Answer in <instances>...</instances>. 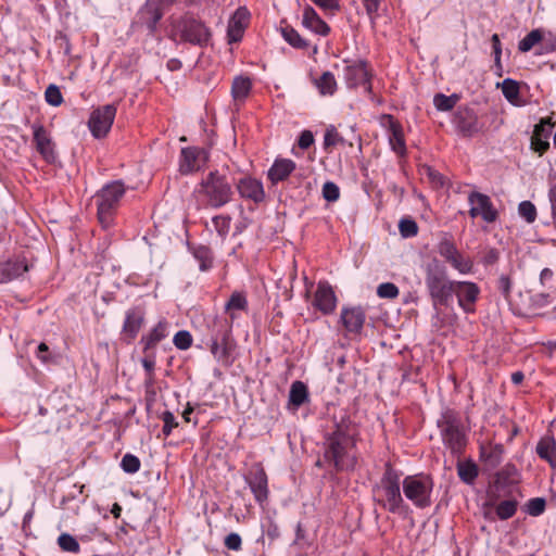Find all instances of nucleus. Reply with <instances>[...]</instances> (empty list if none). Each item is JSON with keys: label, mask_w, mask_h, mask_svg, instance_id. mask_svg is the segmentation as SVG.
<instances>
[{"label": "nucleus", "mask_w": 556, "mask_h": 556, "mask_svg": "<svg viewBox=\"0 0 556 556\" xmlns=\"http://www.w3.org/2000/svg\"><path fill=\"white\" fill-rule=\"evenodd\" d=\"M332 424L325 434L323 459L334 472L352 471L357 464L355 426L343 410Z\"/></svg>", "instance_id": "obj_1"}, {"label": "nucleus", "mask_w": 556, "mask_h": 556, "mask_svg": "<svg viewBox=\"0 0 556 556\" xmlns=\"http://www.w3.org/2000/svg\"><path fill=\"white\" fill-rule=\"evenodd\" d=\"M168 23L167 37L177 45L188 43L203 49L212 43L211 27L193 12L187 11L178 16H170Z\"/></svg>", "instance_id": "obj_2"}, {"label": "nucleus", "mask_w": 556, "mask_h": 556, "mask_svg": "<svg viewBox=\"0 0 556 556\" xmlns=\"http://www.w3.org/2000/svg\"><path fill=\"white\" fill-rule=\"evenodd\" d=\"M235 177L228 167L210 170L199 182L197 191L207 207L219 208L228 204L233 195Z\"/></svg>", "instance_id": "obj_3"}, {"label": "nucleus", "mask_w": 556, "mask_h": 556, "mask_svg": "<svg viewBox=\"0 0 556 556\" xmlns=\"http://www.w3.org/2000/svg\"><path fill=\"white\" fill-rule=\"evenodd\" d=\"M425 283L433 306H447L453 298L456 280L447 278L446 268L438 260L428 263L425 269Z\"/></svg>", "instance_id": "obj_4"}, {"label": "nucleus", "mask_w": 556, "mask_h": 556, "mask_svg": "<svg viewBox=\"0 0 556 556\" xmlns=\"http://www.w3.org/2000/svg\"><path fill=\"white\" fill-rule=\"evenodd\" d=\"M441 440L453 455L460 456L466 448L468 439L458 412L446 408L437 421Z\"/></svg>", "instance_id": "obj_5"}, {"label": "nucleus", "mask_w": 556, "mask_h": 556, "mask_svg": "<svg viewBox=\"0 0 556 556\" xmlns=\"http://www.w3.org/2000/svg\"><path fill=\"white\" fill-rule=\"evenodd\" d=\"M126 187L123 180H113L105 184L97 191L93 199L97 204L98 220L103 228H110L113 223L121 201L125 195Z\"/></svg>", "instance_id": "obj_6"}, {"label": "nucleus", "mask_w": 556, "mask_h": 556, "mask_svg": "<svg viewBox=\"0 0 556 556\" xmlns=\"http://www.w3.org/2000/svg\"><path fill=\"white\" fill-rule=\"evenodd\" d=\"M401 476L402 473L388 463L375 489L377 503L393 514L399 513L404 504L401 495Z\"/></svg>", "instance_id": "obj_7"}, {"label": "nucleus", "mask_w": 556, "mask_h": 556, "mask_svg": "<svg viewBox=\"0 0 556 556\" xmlns=\"http://www.w3.org/2000/svg\"><path fill=\"white\" fill-rule=\"evenodd\" d=\"M232 325L227 318H215L210 326V351L219 363L230 365L235 341L231 337Z\"/></svg>", "instance_id": "obj_8"}, {"label": "nucleus", "mask_w": 556, "mask_h": 556, "mask_svg": "<svg viewBox=\"0 0 556 556\" xmlns=\"http://www.w3.org/2000/svg\"><path fill=\"white\" fill-rule=\"evenodd\" d=\"M402 486L404 495L415 507L425 509L432 504L434 482L430 475L420 472L407 476L403 479Z\"/></svg>", "instance_id": "obj_9"}, {"label": "nucleus", "mask_w": 556, "mask_h": 556, "mask_svg": "<svg viewBox=\"0 0 556 556\" xmlns=\"http://www.w3.org/2000/svg\"><path fill=\"white\" fill-rule=\"evenodd\" d=\"M165 15V9L157 0H146L136 14L135 25L144 28L150 37L156 38L159 24Z\"/></svg>", "instance_id": "obj_10"}, {"label": "nucleus", "mask_w": 556, "mask_h": 556, "mask_svg": "<svg viewBox=\"0 0 556 556\" xmlns=\"http://www.w3.org/2000/svg\"><path fill=\"white\" fill-rule=\"evenodd\" d=\"M147 308L144 304L129 307L125 312V318L121 331V340L126 344L132 343L146 324Z\"/></svg>", "instance_id": "obj_11"}, {"label": "nucleus", "mask_w": 556, "mask_h": 556, "mask_svg": "<svg viewBox=\"0 0 556 556\" xmlns=\"http://www.w3.org/2000/svg\"><path fill=\"white\" fill-rule=\"evenodd\" d=\"M117 108L115 104H106L94 109L89 117L88 127L94 138H103L110 131Z\"/></svg>", "instance_id": "obj_12"}, {"label": "nucleus", "mask_w": 556, "mask_h": 556, "mask_svg": "<svg viewBox=\"0 0 556 556\" xmlns=\"http://www.w3.org/2000/svg\"><path fill=\"white\" fill-rule=\"evenodd\" d=\"M343 75L348 88L353 89L358 86H364L366 91L371 92V73L366 61L358 60L346 65L343 71Z\"/></svg>", "instance_id": "obj_13"}, {"label": "nucleus", "mask_w": 556, "mask_h": 556, "mask_svg": "<svg viewBox=\"0 0 556 556\" xmlns=\"http://www.w3.org/2000/svg\"><path fill=\"white\" fill-rule=\"evenodd\" d=\"M235 186L242 199L253 202L255 205H261L266 202L267 197L261 180L244 175L239 179L235 178Z\"/></svg>", "instance_id": "obj_14"}, {"label": "nucleus", "mask_w": 556, "mask_h": 556, "mask_svg": "<svg viewBox=\"0 0 556 556\" xmlns=\"http://www.w3.org/2000/svg\"><path fill=\"white\" fill-rule=\"evenodd\" d=\"M381 125L388 130L389 144L393 152L400 157L407 154L403 127L393 115L384 114L381 117Z\"/></svg>", "instance_id": "obj_15"}, {"label": "nucleus", "mask_w": 556, "mask_h": 556, "mask_svg": "<svg viewBox=\"0 0 556 556\" xmlns=\"http://www.w3.org/2000/svg\"><path fill=\"white\" fill-rule=\"evenodd\" d=\"M469 215L472 218L481 216L486 223H494L498 216L493 203L486 194L473 191L468 195Z\"/></svg>", "instance_id": "obj_16"}, {"label": "nucleus", "mask_w": 556, "mask_h": 556, "mask_svg": "<svg viewBox=\"0 0 556 556\" xmlns=\"http://www.w3.org/2000/svg\"><path fill=\"white\" fill-rule=\"evenodd\" d=\"M454 124L456 129L464 137H472L482 129V124L479 122L478 115L472 109L467 106L458 108L454 115Z\"/></svg>", "instance_id": "obj_17"}, {"label": "nucleus", "mask_w": 556, "mask_h": 556, "mask_svg": "<svg viewBox=\"0 0 556 556\" xmlns=\"http://www.w3.org/2000/svg\"><path fill=\"white\" fill-rule=\"evenodd\" d=\"M456 295L459 307L466 313H473L475 305L480 294V288L471 281H457L453 289V295Z\"/></svg>", "instance_id": "obj_18"}, {"label": "nucleus", "mask_w": 556, "mask_h": 556, "mask_svg": "<svg viewBox=\"0 0 556 556\" xmlns=\"http://www.w3.org/2000/svg\"><path fill=\"white\" fill-rule=\"evenodd\" d=\"M245 481L249 484L255 500L263 504L267 500V476L264 468L260 464H254L245 475Z\"/></svg>", "instance_id": "obj_19"}, {"label": "nucleus", "mask_w": 556, "mask_h": 556, "mask_svg": "<svg viewBox=\"0 0 556 556\" xmlns=\"http://www.w3.org/2000/svg\"><path fill=\"white\" fill-rule=\"evenodd\" d=\"M31 129L33 139L38 153L47 163H54L56 160L54 144L46 127L41 124H33Z\"/></svg>", "instance_id": "obj_20"}, {"label": "nucleus", "mask_w": 556, "mask_h": 556, "mask_svg": "<svg viewBox=\"0 0 556 556\" xmlns=\"http://www.w3.org/2000/svg\"><path fill=\"white\" fill-rule=\"evenodd\" d=\"M207 152L197 147L182 148L180 152V173L184 175L191 174L201 168V162L205 163Z\"/></svg>", "instance_id": "obj_21"}, {"label": "nucleus", "mask_w": 556, "mask_h": 556, "mask_svg": "<svg viewBox=\"0 0 556 556\" xmlns=\"http://www.w3.org/2000/svg\"><path fill=\"white\" fill-rule=\"evenodd\" d=\"M250 12L245 7L238 8L231 15L227 27L228 43L241 41L244 30L249 25Z\"/></svg>", "instance_id": "obj_22"}, {"label": "nucleus", "mask_w": 556, "mask_h": 556, "mask_svg": "<svg viewBox=\"0 0 556 556\" xmlns=\"http://www.w3.org/2000/svg\"><path fill=\"white\" fill-rule=\"evenodd\" d=\"M313 305L323 314H331L337 306V298L332 287L327 281H319L315 290Z\"/></svg>", "instance_id": "obj_23"}, {"label": "nucleus", "mask_w": 556, "mask_h": 556, "mask_svg": "<svg viewBox=\"0 0 556 556\" xmlns=\"http://www.w3.org/2000/svg\"><path fill=\"white\" fill-rule=\"evenodd\" d=\"M504 446L501 443H481L479 446V459L486 469H495L503 460Z\"/></svg>", "instance_id": "obj_24"}, {"label": "nucleus", "mask_w": 556, "mask_h": 556, "mask_svg": "<svg viewBox=\"0 0 556 556\" xmlns=\"http://www.w3.org/2000/svg\"><path fill=\"white\" fill-rule=\"evenodd\" d=\"M168 328L169 323L165 318L159 320L147 334L141 337L142 352L155 351L156 345L168 337Z\"/></svg>", "instance_id": "obj_25"}, {"label": "nucleus", "mask_w": 556, "mask_h": 556, "mask_svg": "<svg viewBox=\"0 0 556 556\" xmlns=\"http://www.w3.org/2000/svg\"><path fill=\"white\" fill-rule=\"evenodd\" d=\"M535 453L552 468H556V440L552 433H546L539 440Z\"/></svg>", "instance_id": "obj_26"}, {"label": "nucleus", "mask_w": 556, "mask_h": 556, "mask_svg": "<svg viewBox=\"0 0 556 556\" xmlns=\"http://www.w3.org/2000/svg\"><path fill=\"white\" fill-rule=\"evenodd\" d=\"M520 482V472L517 467L507 463L500 470H497L494 475V486L497 489H504L506 486H510L514 484H518Z\"/></svg>", "instance_id": "obj_27"}, {"label": "nucleus", "mask_w": 556, "mask_h": 556, "mask_svg": "<svg viewBox=\"0 0 556 556\" xmlns=\"http://www.w3.org/2000/svg\"><path fill=\"white\" fill-rule=\"evenodd\" d=\"M341 320L349 332L358 333L365 323V312L362 307L344 308Z\"/></svg>", "instance_id": "obj_28"}, {"label": "nucleus", "mask_w": 556, "mask_h": 556, "mask_svg": "<svg viewBox=\"0 0 556 556\" xmlns=\"http://www.w3.org/2000/svg\"><path fill=\"white\" fill-rule=\"evenodd\" d=\"M303 25L320 36H327L330 33V26L321 20L311 5H306L303 10Z\"/></svg>", "instance_id": "obj_29"}, {"label": "nucleus", "mask_w": 556, "mask_h": 556, "mask_svg": "<svg viewBox=\"0 0 556 556\" xmlns=\"http://www.w3.org/2000/svg\"><path fill=\"white\" fill-rule=\"evenodd\" d=\"M486 505L494 508L495 515L500 520H508L516 515L519 501L515 496H509L506 500L494 503L492 496Z\"/></svg>", "instance_id": "obj_30"}, {"label": "nucleus", "mask_w": 556, "mask_h": 556, "mask_svg": "<svg viewBox=\"0 0 556 556\" xmlns=\"http://www.w3.org/2000/svg\"><path fill=\"white\" fill-rule=\"evenodd\" d=\"M308 401L307 387L302 381H294L291 384L289 392V400L286 408L292 413H295L300 406Z\"/></svg>", "instance_id": "obj_31"}, {"label": "nucleus", "mask_w": 556, "mask_h": 556, "mask_svg": "<svg viewBox=\"0 0 556 556\" xmlns=\"http://www.w3.org/2000/svg\"><path fill=\"white\" fill-rule=\"evenodd\" d=\"M5 276H10V281L21 277L24 273L28 271L31 267L25 256H16L5 262H1Z\"/></svg>", "instance_id": "obj_32"}, {"label": "nucleus", "mask_w": 556, "mask_h": 556, "mask_svg": "<svg viewBox=\"0 0 556 556\" xmlns=\"http://www.w3.org/2000/svg\"><path fill=\"white\" fill-rule=\"evenodd\" d=\"M551 128L535 125L531 136V149L542 156L549 149Z\"/></svg>", "instance_id": "obj_33"}, {"label": "nucleus", "mask_w": 556, "mask_h": 556, "mask_svg": "<svg viewBox=\"0 0 556 556\" xmlns=\"http://www.w3.org/2000/svg\"><path fill=\"white\" fill-rule=\"evenodd\" d=\"M252 90V80L248 76H236L231 84V96L235 102H243Z\"/></svg>", "instance_id": "obj_34"}, {"label": "nucleus", "mask_w": 556, "mask_h": 556, "mask_svg": "<svg viewBox=\"0 0 556 556\" xmlns=\"http://www.w3.org/2000/svg\"><path fill=\"white\" fill-rule=\"evenodd\" d=\"M248 300L243 292L235 291L225 305V312L229 315L230 323L238 317L236 311L247 312Z\"/></svg>", "instance_id": "obj_35"}, {"label": "nucleus", "mask_w": 556, "mask_h": 556, "mask_svg": "<svg viewBox=\"0 0 556 556\" xmlns=\"http://www.w3.org/2000/svg\"><path fill=\"white\" fill-rule=\"evenodd\" d=\"M497 87H501L503 96L509 103L520 105V87L518 81L506 78L501 84H497Z\"/></svg>", "instance_id": "obj_36"}, {"label": "nucleus", "mask_w": 556, "mask_h": 556, "mask_svg": "<svg viewBox=\"0 0 556 556\" xmlns=\"http://www.w3.org/2000/svg\"><path fill=\"white\" fill-rule=\"evenodd\" d=\"M315 86L324 97L333 96L338 85L334 75L331 72H324L320 77L315 79Z\"/></svg>", "instance_id": "obj_37"}, {"label": "nucleus", "mask_w": 556, "mask_h": 556, "mask_svg": "<svg viewBox=\"0 0 556 556\" xmlns=\"http://www.w3.org/2000/svg\"><path fill=\"white\" fill-rule=\"evenodd\" d=\"M457 475L463 482L472 484L479 475V468L471 459L458 462Z\"/></svg>", "instance_id": "obj_38"}, {"label": "nucleus", "mask_w": 556, "mask_h": 556, "mask_svg": "<svg viewBox=\"0 0 556 556\" xmlns=\"http://www.w3.org/2000/svg\"><path fill=\"white\" fill-rule=\"evenodd\" d=\"M437 250L447 263L459 252L452 236L447 233L440 239Z\"/></svg>", "instance_id": "obj_39"}, {"label": "nucleus", "mask_w": 556, "mask_h": 556, "mask_svg": "<svg viewBox=\"0 0 556 556\" xmlns=\"http://www.w3.org/2000/svg\"><path fill=\"white\" fill-rule=\"evenodd\" d=\"M280 34L283 39L295 49H306L308 47L307 40H305L295 29L286 26L280 28Z\"/></svg>", "instance_id": "obj_40"}, {"label": "nucleus", "mask_w": 556, "mask_h": 556, "mask_svg": "<svg viewBox=\"0 0 556 556\" xmlns=\"http://www.w3.org/2000/svg\"><path fill=\"white\" fill-rule=\"evenodd\" d=\"M544 39V30L536 28L531 30L523 39L519 41L518 49L520 52H529L534 46Z\"/></svg>", "instance_id": "obj_41"}, {"label": "nucleus", "mask_w": 556, "mask_h": 556, "mask_svg": "<svg viewBox=\"0 0 556 556\" xmlns=\"http://www.w3.org/2000/svg\"><path fill=\"white\" fill-rule=\"evenodd\" d=\"M460 97L456 93L445 96L443 93H437L433 98V104L438 111L448 112L455 108Z\"/></svg>", "instance_id": "obj_42"}, {"label": "nucleus", "mask_w": 556, "mask_h": 556, "mask_svg": "<svg viewBox=\"0 0 556 556\" xmlns=\"http://www.w3.org/2000/svg\"><path fill=\"white\" fill-rule=\"evenodd\" d=\"M448 264L459 271L460 274H470L472 271L473 263L469 257L464 256L460 252H458Z\"/></svg>", "instance_id": "obj_43"}, {"label": "nucleus", "mask_w": 556, "mask_h": 556, "mask_svg": "<svg viewBox=\"0 0 556 556\" xmlns=\"http://www.w3.org/2000/svg\"><path fill=\"white\" fill-rule=\"evenodd\" d=\"M58 544L60 548L64 552L77 554L80 551V545L78 541L68 533H62L58 538Z\"/></svg>", "instance_id": "obj_44"}, {"label": "nucleus", "mask_w": 556, "mask_h": 556, "mask_svg": "<svg viewBox=\"0 0 556 556\" xmlns=\"http://www.w3.org/2000/svg\"><path fill=\"white\" fill-rule=\"evenodd\" d=\"M342 136L338 132L337 128L332 125L327 127L325 136H324V149L329 151L331 148L336 147L339 143H343Z\"/></svg>", "instance_id": "obj_45"}, {"label": "nucleus", "mask_w": 556, "mask_h": 556, "mask_svg": "<svg viewBox=\"0 0 556 556\" xmlns=\"http://www.w3.org/2000/svg\"><path fill=\"white\" fill-rule=\"evenodd\" d=\"M194 257L200 262V269L201 270H207L212 267L213 264V257L212 252L207 247H199L194 251Z\"/></svg>", "instance_id": "obj_46"}, {"label": "nucleus", "mask_w": 556, "mask_h": 556, "mask_svg": "<svg viewBox=\"0 0 556 556\" xmlns=\"http://www.w3.org/2000/svg\"><path fill=\"white\" fill-rule=\"evenodd\" d=\"M212 223L218 236L226 238L230 229L231 218L228 215H217L213 217Z\"/></svg>", "instance_id": "obj_47"}, {"label": "nucleus", "mask_w": 556, "mask_h": 556, "mask_svg": "<svg viewBox=\"0 0 556 556\" xmlns=\"http://www.w3.org/2000/svg\"><path fill=\"white\" fill-rule=\"evenodd\" d=\"M518 213L528 224H532L536 219V207L531 201L520 202Z\"/></svg>", "instance_id": "obj_48"}, {"label": "nucleus", "mask_w": 556, "mask_h": 556, "mask_svg": "<svg viewBox=\"0 0 556 556\" xmlns=\"http://www.w3.org/2000/svg\"><path fill=\"white\" fill-rule=\"evenodd\" d=\"M141 466L140 459L130 453L123 456L121 462L122 469L127 473H136L139 471Z\"/></svg>", "instance_id": "obj_49"}, {"label": "nucleus", "mask_w": 556, "mask_h": 556, "mask_svg": "<svg viewBox=\"0 0 556 556\" xmlns=\"http://www.w3.org/2000/svg\"><path fill=\"white\" fill-rule=\"evenodd\" d=\"M193 342L192 336L187 330H179L173 338L174 345L181 351H186L191 348Z\"/></svg>", "instance_id": "obj_50"}, {"label": "nucleus", "mask_w": 556, "mask_h": 556, "mask_svg": "<svg viewBox=\"0 0 556 556\" xmlns=\"http://www.w3.org/2000/svg\"><path fill=\"white\" fill-rule=\"evenodd\" d=\"M45 99L48 104L52 106H59L63 103V96L60 88L56 85H49L45 91Z\"/></svg>", "instance_id": "obj_51"}, {"label": "nucleus", "mask_w": 556, "mask_h": 556, "mask_svg": "<svg viewBox=\"0 0 556 556\" xmlns=\"http://www.w3.org/2000/svg\"><path fill=\"white\" fill-rule=\"evenodd\" d=\"M399 230L402 237L410 238L418 233L417 223L412 218H403L399 223Z\"/></svg>", "instance_id": "obj_52"}, {"label": "nucleus", "mask_w": 556, "mask_h": 556, "mask_svg": "<svg viewBox=\"0 0 556 556\" xmlns=\"http://www.w3.org/2000/svg\"><path fill=\"white\" fill-rule=\"evenodd\" d=\"M399 293V288L392 282H383L377 288V295L381 299H395Z\"/></svg>", "instance_id": "obj_53"}, {"label": "nucleus", "mask_w": 556, "mask_h": 556, "mask_svg": "<svg viewBox=\"0 0 556 556\" xmlns=\"http://www.w3.org/2000/svg\"><path fill=\"white\" fill-rule=\"evenodd\" d=\"M144 356L141 358V365L144 369L146 376L155 375L156 355L155 351L142 352Z\"/></svg>", "instance_id": "obj_54"}, {"label": "nucleus", "mask_w": 556, "mask_h": 556, "mask_svg": "<svg viewBox=\"0 0 556 556\" xmlns=\"http://www.w3.org/2000/svg\"><path fill=\"white\" fill-rule=\"evenodd\" d=\"M323 197L328 202H336L340 198V188L332 181H327L323 186Z\"/></svg>", "instance_id": "obj_55"}, {"label": "nucleus", "mask_w": 556, "mask_h": 556, "mask_svg": "<svg viewBox=\"0 0 556 556\" xmlns=\"http://www.w3.org/2000/svg\"><path fill=\"white\" fill-rule=\"evenodd\" d=\"M546 502L543 497H533L527 503V510L531 516H540L544 513Z\"/></svg>", "instance_id": "obj_56"}, {"label": "nucleus", "mask_w": 556, "mask_h": 556, "mask_svg": "<svg viewBox=\"0 0 556 556\" xmlns=\"http://www.w3.org/2000/svg\"><path fill=\"white\" fill-rule=\"evenodd\" d=\"M161 418L163 420L162 432L165 437H168L172 433L173 429L177 428L179 424L176 420L174 414L169 410H165L162 414Z\"/></svg>", "instance_id": "obj_57"}, {"label": "nucleus", "mask_w": 556, "mask_h": 556, "mask_svg": "<svg viewBox=\"0 0 556 556\" xmlns=\"http://www.w3.org/2000/svg\"><path fill=\"white\" fill-rule=\"evenodd\" d=\"M325 13L334 15L340 10V0H311Z\"/></svg>", "instance_id": "obj_58"}, {"label": "nucleus", "mask_w": 556, "mask_h": 556, "mask_svg": "<svg viewBox=\"0 0 556 556\" xmlns=\"http://www.w3.org/2000/svg\"><path fill=\"white\" fill-rule=\"evenodd\" d=\"M491 42H492V49H493V54H494V63H495L496 68L501 72L502 71V62H501L502 45H501V40H500V37L497 34L492 35Z\"/></svg>", "instance_id": "obj_59"}, {"label": "nucleus", "mask_w": 556, "mask_h": 556, "mask_svg": "<svg viewBox=\"0 0 556 556\" xmlns=\"http://www.w3.org/2000/svg\"><path fill=\"white\" fill-rule=\"evenodd\" d=\"M511 286V280L506 275H502L497 280L496 288L502 293L505 300H509L510 298Z\"/></svg>", "instance_id": "obj_60"}, {"label": "nucleus", "mask_w": 556, "mask_h": 556, "mask_svg": "<svg viewBox=\"0 0 556 556\" xmlns=\"http://www.w3.org/2000/svg\"><path fill=\"white\" fill-rule=\"evenodd\" d=\"M314 141L313 132L311 130H303L298 138L296 144L301 150H306Z\"/></svg>", "instance_id": "obj_61"}, {"label": "nucleus", "mask_w": 556, "mask_h": 556, "mask_svg": "<svg viewBox=\"0 0 556 556\" xmlns=\"http://www.w3.org/2000/svg\"><path fill=\"white\" fill-rule=\"evenodd\" d=\"M542 47L545 52L556 51V33L544 31V39L542 41Z\"/></svg>", "instance_id": "obj_62"}, {"label": "nucleus", "mask_w": 556, "mask_h": 556, "mask_svg": "<svg viewBox=\"0 0 556 556\" xmlns=\"http://www.w3.org/2000/svg\"><path fill=\"white\" fill-rule=\"evenodd\" d=\"M500 260V251L495 248L486 249L483 253L482 263L485 266L494 265Z\"/></svg>", "instance_id": "obj_63"}, {"label": "nucleus", "mask_w": 556, "mask_h": 556, "mask_svg": "<svg viewBox=\"0 0 556 556\" xmlns=\"http://www.w3.org/2000/svg\"><path fill=\"white\" fill-rule=\"evenodd\" d=\"M242 540L238 533H230L225 538V546L231 551L241 549Z\"/></svg>", "instance_id": "obj_64"}]
</instances>
